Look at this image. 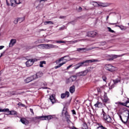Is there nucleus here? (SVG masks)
<instances>
[{
    "label": "nucleus",
    "instance_id": "nucleus-1",
    "mask_svg": "<svg viewBox=\"0 0 129 129\" xmlns=\"http://www.w3.org/2000/svg\"><path fill=\"white\" fill-rule=\"evenodd\" d=\"M94 62H98V60L97 59H91V60H86L82 62H80L74 66L75 69L77 70L80 67H82V66H86V64H84L85 63H92Z\"/></svg>",
    "mask_w": 129,
    "mask_h": 129
},
{
    "label": "nucleus",
    "instance_id": "nucleus-2",
    "mask_svg": "<svg viewBox=\"0 0 129 129\" xmlns=\"http://www.w3.org/2000/svg\"><path fill=\"white\" fill-rule=\"evenodd\" d=\"M128 118H129V111L126 110L123 113L122 121L123 122V123H126L127 122V120H128Z\"/></svg>",
    "mask_w": 129,
    "mask_h": 129
},
{
    "label": "nucleus",
    "instance_id": "nucleus-3",
    "mask_svg": "<svg viewBox=\"0 0 129 129\" xmlns=\"http://www.w3.org/2000/svg\"><path fill=\"white\" fill-rule=\"evenodd\" d=\"M102 115H103V119L106 121V122H112V119H111V117H110V115H108L104 112V111H103V113L102 114Z\"/></svg>",
    "mask_w": 129,
    "mask_h": 129
},
{
    "label": "nucleus",
    "instance_id": "nucleus-4",
    "mask_svg": "<svg viewBox=\"0 0 129 129\" xmlns=\"http://www.w3.org/2000/svg\"><path fill=\"white\" fill-rule=\"evenodd\" d=\"M112 81H113V83L111 81L109 83V89H112V88H114L115 85H116L118 82H120V80L116 79L115 80H112Z\"/></svg>",
    "mask_w": 129,
    "mask_h": 129
},
{
    "label": "nucleus",
    "instance_id": "nucleus-5",
    "mask_svg": "<svg viewBox=\"0 0 129 129\" xmlns=\"http://www.w3.org/2000/svg\"><path fill=\"white\" fill-rule=\"evenodd\" d=\"M36 119H41L42 120H50L53 118V116L51 115L40 116L36 117Z\"/></svg>",
    "mask_w": 129,
    "mask_h": 129
},
{
    "label": "nucleus",
    "instance_id": "nucleus-6",
    "mask_svg": "<svg viewBox=\"0 0 129 129\" xmlns=\"http://www.w3.org/2000/svg\"><path fill=\"white\" fill-rule=\"evenodd\" d=\"M88 73V70H86L85 71L79 72L77 73V76L78 77H80V76H86Z\"/></svg>",
    "mask_w": 129,
    "mask_h": 129
},
{
    "label": "nucleus",
    "instance_id": "nucleus-7",
    "mask_svg": "<svg viewBox=\"0 0 129 129\" xmlns=\"http://www.w3.org/2000/svg\"><path fill=\"white\" fill-rule=\"evenodd\" d=\"M118 57H120V55L111 54L110 55H108V58H107V61H112V60L116 59V58H118Z\"/></svg>",
    "mask_w": 129,
    "mask_h": 129
},
{
    "label": "nucleus",
    "instance_id": "nucleus-8",
    "mask_svg": "<svg viewBox=\"0 0 129 129\" xmlns=\"http://www.w3.org/2000/svg\"><path fill=\"white\" fill-rule=\"evenodd\" d=\"M58 47H59L58 46L55 45L54 44H46V49H53V48L57 49Z\"/></svg>",
    "mask_w": 129,
    "mask_h": 129
},
{
    "label": "nucleus",
    "instance_id": "nucleus-9",
    "mask_svg": "<svg viewBox=\"0 0 129 129\" xmlns=\"http://www.w3.org/2000/svg\"><path fill=\"white\" fill-rule=\"evenodd\" d=\"M97 35V33L95 31H90L87 33V36L88 37H95Z\"/></svg>",
    "mask_w": 129,
    "mask_h": 129
},
{
    "label": "nucleus",
    "instance_id": "nucleus-10",
    "mask_svg": "<svg viewBox=\"0 0 129 129\" xmlns=\"http://www.w3.org/2000/svg\"><path fill=\"white\" fill-rule=\"evenodd\" d=\"M103 101V102H105V103H109L110 102V100H109L108 97H107V95H106V93H104V95Z\"/></svg>",
    "mask_w": 129,
    "mask_h": 129
},
{
    "label": "nucleus",
    "instance_id": "nucleus-11",
    "mask_svg": "<svg viewBox=\"0 0 129 129\" xmlns=\"http://www.w3.org/2000/svg\"><path fill=\"white\" fill-rule=\"evenodd\" d=\"M33 80H35V78H34V76H32L30 77H28L27 79H26L24 81L25 83H29V82H31L33 81Z\"/></svg>",
    "mask_w": 129,
    "mask_h": 129
},
{
    "label": "nucleus",
    "instance_id": "nucleus-12",
    "mask_svg": "<svg viewBox=\"0 0 129 129\" xmlns=\"http://www.w3.org/2000/svg\"><path fill=\"white\" fill-rule=\"evenodd\" d=\"M109 6H110V4L108 3L100 2L99 7H102V8H106L107 7H109Z\"/></svg>",
    "mask_w": 129,
    "mask_h": 129
},
{
    "label": "nucleus",
    "instance_id": "nucleus-13",
    "mask_svg": "<svg viewBox=\"0 0 129 129\" xmlns=\"http://www.w3.org/2000/svg\"><path fill=\"white\" fill-rule=\"evenodd\" d=\"M16 43H17V40L15 39H11L9 43L10 48L13 47L15 45V44H16Z\"/></svg>",
    "mask_w": 129,
    "mask_h": 129
},
{
    "label": "nucleus",
    "instance_id": "nucleus-14",
    "mask_svg": "<svg viewBox=\"0 0 129 129\" xmlns=\"http://www.w3.org/2000/svg\"><path fill=\"white\" fill-rule=\"evenodd\" d=\"M65 117H66L67 121L68 122V123H70L71 122V121L70 120V115L68 114V112L67 111H66L64 113Z\"/></svg>",
    "mask_w": 129,
    "mask_h": 129
},
{
    "label": "nucleus",
    "instance_id": "nucleus-15",
    "mask_svg": "<svg viewBox=\"0 0 129 129\" xmlns=\"http://www.w3.org/2000/svg\"><path fill=\"white\" fill-rule=\"evenodd\" d=\"M70 95V93L68 91H66L65 93H63L61 94V98H65L66 96L67 97H69Z\"/></svg>",
    "mask_w": 129,
    "mask_h": 129
},
{
    "label": "nucleus",
    "instance_id": "nucleus-16",
    "mask_svg": "<svg viewBox=\"0 0 129 129\" xmlns=\"http://www.w3.org/2000/svg\"><path fill=\"white\" fill-rule=\"evenodd\" d=\"M43 76V73L42 72H38L36 75H33V77L35 79H37V78H39V77H41Z\"/></svg>",
    "mask_w": 129,
    "mask_h": 129
},
{
    "label": "nucleus",
    "instance_id": "nucleus-17",
    "mask_svg": "<svg viewBox=\"0 0 129 129\" xmlns=\"http://www.w3.org/2000/svg\"><path fill=\"white\" fill-rule=\"evenodd\" d=\"M64 60H65L64 62L59 63V65L55 66L54 67L55 69H58V68H60L61 66H63L64 64H66V62H68V61H69V59H64Z\"/></svg>",
    "mask_w": 129,
    "mask_h": 129
},
{
    "label": "nucleus",
    "instance_id": "nucleus-18",
    "mask_svg": "<svg viewBox=\"0 0 129 129\" xmlns=\"http://www.w3.org/2000/svg\"><path fill=\"white\" fill-rule=\"evenodd\" d=\"M66 57H68V58H69V56H68V55L64 56H63V57H62L59 58L58 60H56V61H55V63H56V64H58V63H60V61H63V60H65V59H66V60H69V61H70V59H64V58H66Z\"/></svg>",
    "mask_w": 129,
    "mask_h": 129
},
{
    "label": "nucleus",
    "instance_id": "nucleus-19",
    "mask_svg": "<svg viewBox=\"0 0 129 129\" xmlns=\"http://www.w3.org/2000/svg\"><path fill=\"white\" fill-rule=\"evenodd\" d=\"M89 50H91V48H78L77 49L78 52H83V51H89Z\"/></svg>",
    "mask_w": 129,
    "mask_h": 129
},
{
    "label": "nucleus",
    "instance_id": "nucleus-20",
    "mask_svg": "<svg viewBox=\"0 0 129 129\" xmlns=\"http://www.w3.org/2000/svg\"><path fill=\"white\" fill-rule=\"evenodd\" d=\"M11 3V6L13 7L14 4L16 5H20V4H22V2L19 1V2H17V0H10Z\"/></svg>",
    "mask_w": 129,
    "mask_h": 129
},
{
    "label": "nucleus",
    "instance_id": "nucleus-21",
    "mask_svg": "<svg viewBox=\"0 0 129 129\" xmlns=\"http://www.w3.org/2000/svg\"><path fill=\"white\" fill-rule=\"evenodd\" d=\"M33 60H31V59H29L26 62V65L27 67H30V66H32L33 65Z\"/></svg>",
    "mask_w": 129,
    "mask_h": 129
},
{
    "label": "nucleus",
    "instance_id": "nucleus-22",
    "mask_svg": "<svg viewBox=\"0 0 129 129\" xmlns=\"http://www.w3.org/2000/svg\"><path fill=\"white\" fill-rule=\"evenodd\" d=\"M6 112H8V114H10L11 115H17V111L14 110L10 111V109H9V111H6Z\"/></svg>",
    "mask_w": 129,
    "mask_h": 129
},
{
    "label": "nucleus",
    "instance_id": "nucleus-23",
    "mask_svg": "<svg viewBox=\"0 0 129 129\" xmlns=\"http://www.w3.org/2000/svg\"><path fill=\"white\" fill-rule=\"evenodd\" d=\"M20 121L22 123H23V124H29V121L27 120L25 118H22L20 119Z\"/></svg>",
    "mask_w": 129,
    "mask_h": 129
},
{
    "label": "nucleus",
    "instance_id": "nucleus-24",
    "mask_svg": "<svg viewBox=\"0 0 129 129\" xmlns=\"http://www.w3.org/2000/svg\"><path fill=\"white\" fill-rule=\"evenodd\" d=\"M94 106L95 107L101 108L102 106H103V105L101 102L98 101L96 104H95Z\"/></svg>",
    "mask_w": 129,
    "mask_h": 129
},
{
    "label": "nucleus",
    "instance_id": "nucleus-25",
    "mask_svg": "<svg viewBox=\"0 0 129 129\" xmlns=\"http://www.w3.org/2000/svg\"><path fill=\"white\" fill-rule=\"evenodd\" d=\"M49 99H50L51 102H52V104H54V103H55V102H56V101L55 100V97H54V95H52L51 96H50Z\"/></svg>",
    "mask_w": 129,
    "mask_h": 129
},
{
    "label": "nucleus",
    "instance_id": "nucleus-26",
    "mask_svg": "<svg viewBox=\"0 0 129 129\" xmlns=\"http://www.w3.org/2000/svg\"><path fill=\"white\" fill-rule=\"evenodd\" d=\"M77 77H78V76H77V74H76V75L72 76L70 78L72 80V82H73V81H75L77 79Z\"/></svg>",
    "mask_w": 129,
    "mask_h": 129
},
{
    "label": "nucleus",
    "instance_id": "nucleus-27",
    "mask_svg": "<svg viewBox=\"0 0 129 129\" xmlns=\"http://www.w3.org/2000/svg\"><path fill=\"white\" fill-rule=\"evenodd\" d=\"M100 2H93L92 3V5L95 7L96 8H98L99 7Z\"/></svg>",
    "mask_w": 129,
    "mask_h": 129
},
{
    "label": "nucleus",
    "instance_id": "nucleus-28",
    "mask_svg": "<svg viewBox=\"0 0 129 129\" xmlns=\"http://www.w3.org/2000/svg\"><path fill=\"white\" fill-rule=\"evenodd\" d=\"M119 104H120V105H124V106H126L127 107H129V102H126L125 103H121V102H118Z\"/></svg>",
    "mask_w": 129,
    "mask_h": 129
},
{
    "label": "nucleus",
    "instance_id": "nucleus-29",
    "mask_svg": "<svg viewBox=\"0 0 129 129\" xmlns=\"http://www.w3.org/2000/svg\"><path fill=\"white\" fill-rule=\"evenodd\" d=\"M70 92L71 93H74L75 92V86H72L70 88Z\"/></svg>",
    "mask_w": 129,
    "mask_h": 129
},
{
    "label": "nucleus",
    "instance_id": "nucleus-30",
    "mask_svg": "<svg viewBox=\"0 0 129 129\" xmlns=\"http://www.w3.org/2000/svg\"><path fill=\"white\" fill-rule=\"evenodd\" d=\"M116 70H117V68L112 66L109 71H110V72H113L116 71Z\"/></svg>",
    "mask_w": 129,
    "mask_h": 129
},
{
    "label": "nucleus",
    "instance_id": "nucleus-31",
    "mask_svg": "<svg viewBox=\"0 0 129 129\" xmlns=\"http://www.w3.org/2000/svg\"><path fill=\"white\" fill-rule=\"evenodd\" d=\"M38 47H39V48H41V49H47V44H40L38 45Z\"/></svg>",
    "mask_w": 129,
    "mask_h": 129
},
{
    "label": "nucleus",
    "instance_id": "nucleus-32",
    "mask_svg": "<svg viewBox=\"0 0 129 129\" xmlns=\"http://www.w3.org/2000/svg\"><path fill=\"white\" fill-rule=\"evenodd\" d=\"M103 89H104V87H98L97 88V91L98 92V93H101L102 90H103Z\"/></svg>",
    "mask_w": 129,
    "mask_h": 129
},
{
    "label": "nucleus",
    "instance_id": "nucleus-33",
    "mask_svg": "<svg viewBox=\"0 0 129 129\" xmlns=\"http://www.w3.org/2000/svg\"><path fill=\"white\" fill-rule=\"evenodd\" d=\"M112 66L111 64H106L105 66V68L106 70H108V71H109L110 68H111V67Z\"/></svg>",
    "mask_w": 129,
    "mask_h": 129
},
{
    "label": "nucleus",
    "instance_id": "nucleus-34",
    "mask_svg": "<svg viewBox=\"0 0 129 129\" xmlns=\"http://www.w3.org/2000/svg\"><path fill=\"white\" fill-rule=\"evenodd\" d=\"M44 25H54V23L52 21H46L44 22Z\"/></svg>",
    "mask_w": 129,
    "mask_h": 129
},
{
    "label": "nucleus",
    "instance_id": "nucleus-35",
    "mask_svg": "<svg viewBox=\"0 0 129 129\" xmlns=\"http://www.w3.org/2000/svg\"><path fill=\"white\" fill-rule=\"evenodd\" d=\"M7 111H9V109L6 108V109H2L0 108V112H7Z\"/></svg>",
    "mask_w": 129,
    "mask_h": 129
},
{
    "label": "nucleus",
    "instance_id": "nucleus-36",
    "mask_svg": "<svg viewBox=\"0 0 129 129\" xmlns=\"http://www.w3.org/2000/svg\"><path fill=\"white\" fill-rule=\"evenodd\" d=\"M82 128L87 129L88 128L87 124H86V123H84Z\"/></svg>",
    "mask_w": 129,
    "mask_h": 129
},
{
    "label": "nucleus",
    "instance_id": "nucleus-37",
    "mask_svg": "<svg viewBox=\"0 0 129 129\" xmlns=\"http://www.w3.org/2000/svg\"><path fill=\"white\" fill-rule=\"evenodd\" d=\"M107 29L108 30V31L110 32V33H115V31L112 30L110 27H107Z\"/></svg>",
    "mask_w": 129,
    "mask_h": 129
},
{
    "label": "nucleus",
    "instance_id": "nucleus-38",
    "mask_svg": "<svg viewBox=\"0 0 129 129\" xmlns=\"http://www.w3.org/2000/svg\"><path fill=\"white\" fill-rule=\"evenodd\" d=\"M70 82H72V81L71 79V78L67 79L66 80V83L68 84V83H70Z\"/></svg>",
    "mask_w": 129,
    "mask_h": 129
},
{
    "label": "nucleus",
    "instance_id": "nucleus-39",
    "mask_svg": "<svg viewBox=\"0 0 129 129\" xmlns=\"http://www.w3.org/2000/svg\"><path fill=\"white\" fill-rule=\"evenodd\" d=\"M20 20H21V18H18L17 20H15L14 21V24H15V25H17V24H18V22H20Z\"/></svg>",
    "mask_w": 129,
    "mask_h": 129
},
{
    "label": "nucleus",
    "instance_id": "nucleus-40",
    "mask_svg": "<svg viewBox=\"0 0 129 129\" xmlns=\"http://www.w3.org/2000/svg\"><path fill=\"white\" fill-rule=\"evenodd\" d=\"M65 29V26H62L61 27H60L59 28V31H62V30H64Z\"/></svg>",
    "mask_w": 129,
    "mask_h": 129
},
{
    "label": "nucleus",
    "instance_id": "nucleus-41",
    "mask_svg": "<svg viewBox=\"0 0 129 129\" xmlns=\"http://www.w3.org/2000/svg\"><path fill=\"white\" fill-rule=\"evenodd\" d=\"M56 43H66V41H58V40H56L55 41Z\"/></svg>",
    "mask_w": 129,
    "mask_h": 129
},
{
    "label": "nucleus",
    "instance_id": "nucleus-42",
    "mask_svg": "<svg viewBox=\"0 0 129 129\" xmlns=\"http://www.w3.org/2000/svg\"><path fill=\"white\" fill-rule=\"evenodd\" d=\"M102 79L103 81H104L105 82H106V79H107L106 77H105V76H103L102 77Z\"/></svg>",
    "mask_w": 129,
    "mask_h": 129
},
{
    "label": "nucleus",
    "instance_id": "nucleus-43",
    "mask_svg": "<svg viewBox=\"0 0 129 129\" xmlns=\"http://www.w3.org/2000/svg\"><path fill=\"white\" fill-rule=\"evenodd\" d=\"M104 45H106V42L103 41L101 42V46H104Z\"/></svg>",
    "mask_w": 129,
    "mask_h": 129
},
{
    "label": "nucleus",
    "instance_id": "nucleus-44",
    "mask_svg": "<svg viewBox=\"0 0 129 129\" xmlns=\"http://www.w3.org/2000/svg\"><path fill=\"white\" fill-rule=\"evenodd\" d=\"M69 24H72V25H75V21H71V22H69Z\"/></svg>",
    "mask_w": 129,
    "mask_h": 129
},
{
    "label": "nucleus",
    "instance_id": "nucleus-45",
    "mask_svg": "<svg viewBox=\"0 0 129 129\" xmlns=\"http://www.w3.org/2000/svg\"><path fill=\"white\" fill-rule=\"evenodd\" d=\"M73 66V64L70 65L69 66H68L67 68V69L68 70V69H70V68H71Z\"/></svg>",
    "mask_w": 129,
    "mask_h": 129
},
{
    "label": "nucleus",
    "instance_id": "nucleus-46",
    "mask_svg": "<svg viewBox=\"0 0 129 129\" xmlns=\"http://www.w3.org/2000/svg\"><path fill=\"white\" fill-rule=\"evenodd\" d=\"M72 112L73 114H76V112L75 111V110H72Z\"/></svg>",
    "mask_w": 129,
    "mask_h": 129
},
{
    "label": "nucleus",
    "instance_id": "nucleus-47",
    "mask_svg": "<svg viewBox=\"0 0 129 129\" xmlns=\"http://www.w3.org/2000/svg\"><path fill=\"white\" fill-rule=\"evenodd\" d=\"M40 63H41V64H46V61H41L40 62Z\"/></svg>",
    "mask_w": 129,
    "mask_h": 129
},
{
    "label": "nucleus",
    "instance_id": "nucleus-48",
    "mask_svg": "<svg viewBox=\"0 0 129 129\" xmlns=\"http://www.w3.org/2000/svg\"><path fill=\"white\" fill-rule=\"evenodd\" d=\"M79 41H80L79 40H75V41H72V43H77V42H79Z\"/></svg>",
    "mask_w": 129,
    "mask_h": 129
},
{
    "label": "nucleus",
    "instance_id": "nucleus-49",
    "mask_svg": "<svg viewBox=\"0 0 129 129\" xmlns=\"http://www.w3.org/2000/svg\"><path fill=\"white\" fill-rule=\"evenodd\" d=\"M4 48H5V46H0V50H3V49H4Z\"/></svg>",
    "mask_w": 129,
    "mask_h": 129
},
{
    "label": "nucleus",
    "instance_id": "nucleus-50",
    "mask_svg": "<svg viewBox=\"0 0 129 129\" xmlns=\"http://www.w3.org/2000/svg\"><path fill=\"white\" fill-rule=\"evenodd\" d=\"M31 60H32V61L33 62V64H34V62H36V61H37L36 59H31Z\"/></svg>",
    "mask_w": 129,
    "mask_h": 129
},
{
    "label": "nucleus",
    "instance_id": "nucleus-51",
    "mask_svg": "<svg viewBox=\"0 0 129 129\" xmlns=\"http://www.w3.org/2000/svg\"><path fill=\"white\" fill-rule=\"evenodd\" d=\"M65 18H66V17H65V16H60L59 17V19H65Z\"/></svg>",
    "mask_w": 129,
    "mask_h": 129
},
{
    "label": "nucleus",
    "instance_id": "nucleus-52",
    "mask_svg": "<svg viewBox=\"0 0 129 129\" xmlns=\"http://www.w3.org/2000/svg\"><path fill=\"white\" fill-rule=\"evenodd\" d=\"M30 111L32 113H33V114H34V111H33V109L30 108Z\"/></svg>",
    "mask_w": 129,
    "mask_h": 129
},
{
    "label": "nucleus",
    "instance_id": "nucleus-53",
    "mask_svg": "<svg viewBox=\"0 0 129 129\" xmlns=\"http://www.w3.org/2000/svg\"><path fill=\"white\" fill-rule=\"evenodd\" d=\"M119 118L121 119V121H122V117H121V115H119Z\"/></svg>",
    "mask_w": 129,
    "mask_h": 129
},
{
    "label": "nucleus",
    "instance_id": "nucleus-54",
    "mask_svg": "<svg viewBox=\"0 0 129 129\" xmlns=\"http://www.w3.org/2000/svg\"><path fill=\"white\" fill-rule=\"evenodd\" d=\"M118 22H117L116 23H110V25H116V24H118Z\"/></svg>",
    "mask_w": 129,
    "mask_h": 129
},
{
    "label": "nucleus",
    "instance_id": "nucleus-55",
    "mask_svg": "<svg viewBox=\"0 0 129 129\" xmlns=\"http://www.w3.org/2000/svg\"><path fill=\"white\" fill-rule=\"evenodd\" d=\"M40 67H43V64L40 63Z\"/></svg>",
    "mask_w": 129,
    "mask_h": 129
},
{
    "label": "nucleus",
    "instance_id": "nucleus-56",
    "mask_svg": "<svg viewBox=\"0 0 129 129\" xmlns=\"http://www.w3.org/2000/svg\"><path fill=\"white\" fill-rule=\"evenodd\" d=\"M20 19H21V20H19V22H20V23H21V22H22L23 21V19H22V18H20Z\"/></svg>",
    "mask_w": 129,
    "mask_h": 129
},
{
    "label": "nucleus",
    "instance_id": "nucleus-57",
    "mask_svg": "<svg viewBox=\"0 0 129 129\" xmlns=\"http://www.w3.org/2000/svg\"><path fill=\"white\" fill-rule=\"evenodd\" d=\"M6 3H7V6H10V4H9V3L7 1Z\"/></svg>",
    "mask_w": 129,
    "mask_h": 129
},
{
    "label": "nucleus",
    "instance_id": "nucleus-58",
    "mask_svg": "<svg viewBox=\"0 0 129 129\" xmlns=\"http://www.w3.org/2000/svg\"><path fill=\"white\" fill-rule=\"evenodd\" d=\"M79 11H82V8L81 7H80L79 8Z\"/></svg>",
    "mask_w": 129,
    "mask_h": 129
},
{
    "label": "nucleus",
    "instance_id": "nucleus-59",
    "mask_svg": "<svg viewBox=\"0 0 129 129\" xmlns=\"http://www.w3.org/2000/svg\"><path fill=\"white\" fill-rule=\"evenodd\" d=\"M45 1H47V0H40V2L41 3V2H45Z\"/></svg>",
    "mask_w": 129,
    "mask_h": 129
},
{
    "label": "nucleus",
    "instance_id": "nucleus-60",
    "mask_svg": "<svg viewBox=\"0 0 129 129\" xmlns=\"http://www.w3.org/2000/svg\"><path fill=\"white\" fill-rule=\"evenodd\" d=\"M115 27H118V28H120V26H119V25H115Z\"/></svg>",
    "mask_w": 129,
    "mask_h": 129
},
{
    "label": "nucleus",
    "instance_id": "nucleus-61",
    "mask_svg": "<svg viewBox=\"0 0 129 129\" xmlns=\"http://www.w3.org/2000/svg\"><path fill=\"white\" fill-rule=\"evenodd\" d=\"M22 2L21 0H17V3H19V2Z\"/></svg>",
    "mask_w": 129,
    "mask_h": 129
},
{
    "label": "nucleus",
    "instance_id": "nucleus-62",
    "mask_svg": "<svg viewBox=\"0 0 129 129\" xmlns=\"http://www.w3.org/2000/svg\"><path fill=\"white\" fill-rule=\"evenodd\" d=\"M108 18H109V16H107V20L108 19Z\"/></svg>",
    "mask_w": 129,
    "mask_h": 129
},
{
    "label": "nucleus",
    "instance_id": "nucleus-63",
    "mask_svg": "<svg viewBox=\"0 0 129 129\" xmlns=\"http://www.w3.org/2000/svg\"><path fill=\"white\" fill-rule=\"evenodd\" d=\"M40 31H45L44 29H41Z\"/></svg>",
    "mask_w": 129,
    "mask_h": 129
},
{
    "label": "nucleus",
    "instance_id": "nucleus-64",
    "mask_svg": "<svg viewBox=\"0 0 129 129\" xmlns=\"http://www.w3.org/2000/svg\"><path fill=\"white\" fill-rule=\"evenodd\" d=\"M2 56H3V53L1 54L0 58H1V57H2Z\"/></svg>",
    "mask_w": 129,
    "mask_h": 129
}]
</instances>
